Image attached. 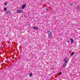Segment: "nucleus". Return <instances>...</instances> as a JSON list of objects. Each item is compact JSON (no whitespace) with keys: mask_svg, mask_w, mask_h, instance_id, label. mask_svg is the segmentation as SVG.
Returning a JSON list of instances; mask_svg holds the SVG:
<instances>
[{"mask_svg":"<svg viewBox=\"0 0 80 80\" xmlns=\"http://www.w3.org/2000/svg\"><path fill=\"white\" fill-rule=\"evenodd\" d=\"M48 37H49V38H50L52 36V32L50 31H49L48 32Z\"/></svg>","mask_w":80,"mask_h":80,"instance_id":"nucleus-1","label":"nucleus"},{"mask_svg":"<svg viewBox=\"0 0 80 80\" xmlns=\"http://www.w3.org/2000/svg\"><path fill=\"white\" fill-rule=\"evenodd\" d=\"M23 11L22 10H18L17 11V12L18 13H22L23 12Z\"/></svg>","mask_w":80,"mask_h":80,"instance_id":"nucleus-2","label":"nucleus"},{"mask_svg":"<svg viewBox=\"0 0 80 80\" xmlns=\"http://www.w3.org/2000/svg\"><path fill=\"white\" fill-rule=\"evenodd\" d=\"M64 62L65 63H68V60L67 59V58H65Z\"/></svg>","mask_w":80,"mask_h":80,"instance_id":"nucleus-3","label":"nucleus"},{"mask_svg":"<svg viewBox=\"0 0 80 80\" xmlns=\"http://www.w3.org/2000/svg\"><path fill=\"white\" fill-rule=\"evenodd\" d=\"M33 30H38V28L37 27H34L33 28Z\"/></svg>","mask_w":80,"mask_h":80,"instance_id":"nucleus-4","label":"nucleus"},{"mask_svg":"<svg viewBox=\"0 0 80 80\" xmlns=\"http://www.w3.org/2000/svg\"><path fill=\"white\" fill-rule=\"evenodd\" d=\"M6 13L8 15H10V14H11V12L10 11H8L7 12H6Z\"/></svg>","mask_w":80,"mask_h":80,"instance_id":"nucleus-5","label":"nucleus"},{"mask_svg":"<svg viewBox=\"0 0 80 80\" xmlns=\"http://www.w3.org/2000/svg\"><path fill=\"white\" fill-rule=\"evenodd\" d=\"M67 63H64V64L63 65L62 67L63 68H64V67H66L67 66Z\"/></svg>","mask_w":80,"mask_h":80,"instance_id":"nucleus-6","label":"nucleus"},{"mask_svg":"<svg viewBox=\"0 0 80 80\" xmlns=\"http://www.w3.org/2000/svg\"><path fill=\"white\" fill-rule=\"evenodd\" d=\"M26 4H25L24 5L22 6L21 8H22V9L26 7Z\"/></svg>","mask_w":80,"mask_h":80,"instance_id":"nucleus-7","label":"nucleus"},{"mask_svg":"<svg viewBox=\"0 0 80 80\" xmlns=\"http://www.w3.org/2000/svg\"><path fill=\"white\" fill-rule=\"evenodd\" d=\"M29 76L30 77H31L32 76V73L31 72L29 74Z\"/></svg>","mask_w":80,"mask_h":80,"instance_id":"nucleus-8","label":"nucleus"},{"mask_svg":"<svg viewBox=\"0 0 80 80\" xmlns=\"http://www.w3.org/2000/svg\"><path fill=\"white\" fill-rule=\"evenodd\" d=\"M70 40L71 41V42H73V39L72 38L70 39Z\"/></svg>","mask_w":80,"mask_h":80,"instance_id":"nucleus-9","label":"nucleus"},{"mask_svg":"<svg viewBox=\"0 0 80 80\" xmlns=\"http://www.w3.org/2000/svg\"><path fill=\"white\" fill-rule=\"evenodd\" d=\"M74 54V52H72L71 53V56H72L73 55V54Z\"/></svg>","mask_w":80,"mask_h":80,"instance_id":"nucleus-10","label":"nucleus"},{"mask_svg":"<svg viewBox=\"0 0 80 80\" xmlns=\"http://www.w3.org/2000/svg\"><path fill=\"white\" fill-rule=\"evenodd\" d=\"M69 5L70 6H72V5H73V4L72 3H70Z\"/></svg>","mask_w":80,"mask_h":80,"instance_id":"nucleus-11","label":"nucleus"},{"mask_svg":"<svg viewBox=\"0 0 80 80\" xmlns=\"http://www.w3.org/2000/svg\"><path fill=\"white\" fill-rule=\"evenodd\" d=\"M77 8L78 9H80V6H78Z\"/></svg>","mask_w":80,"mask_h":80,"instance_id":"nucleus-12","label":"nucleus"},{"mask_svg":"<svg viewBox=\"0 0 80 80\" xmlns=\"http://www.w3.org/2000/svg\"><path fill=\"white\" fill-rule=\"evenodd\" d=\"M61 74H62V72H60L59 73V75H61Z\"/></svg>","mask_w":80,"mask_h":80,"instance_id":"nucleus-13","label":"nucleus"},{"mask_svg":"<svg viewBox=\"0 0 80 80\" xmlns=\"http://www.w3.org/2000/svg\"><path fill=\"white\" fill-rule=\"evenodd\" d=\"M67 42L68 43H69V42H70V41H69V40H67Z\"/></svg>","mask_w":80,"mask_h":80,"instance_id":"nucleus-14","label":"nucleus"},{"mask_svg":"<svg viewBox=\"0 0 80 80\" xmlns=\"http://www.w3.org/2000/svg\"><path fill=\"white\" fill-rule=\"evenodd\" d=\"M4 10L5 11H6V10H7V8H4Z\"/></svg>","mask_w":80,"mask_h":80,"instance_id":"nucleus-15","label":"nucleus"},{"mask_svg":"<svg viewBox=\"0 0 80 80\" xmlns=\"http://www.w3.org/2000/svg\"><path fill=\"white\" fill-rule=\"evenodd\" d=\"M46 11H47V12H48V9L47 8V9H46Z\"/></svg>","mask_w":80,"mask_h":80,"instance_id":"nucleus-16","label":"nucleus"},{"mask_svg":"<svg viewBox=\"0 0 80 80\" xmlns=\"http://www.w3.org/2000/svg\"><path fill=\"white\" fill-rule=\"evenodd\" d=\"M7 3H4L5 5H7Z\"/></svg>","mask_w":80,"mask_h":80,"instance_id":"nucleus-17","label":"nucleus"}]
</instances>
